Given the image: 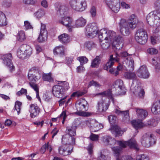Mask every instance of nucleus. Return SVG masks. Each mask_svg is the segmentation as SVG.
<instances>
[{
  "mask_svg": "<svg viewBox=\"0 0 160 160\" xmlns=\"http://www.w3.org/2000/svg\"><path fill=\"white\" fill-rule=\"evenodd\" d=\"M105 40H107L112 42V48L113 49L119 50L122 48V38L120 36L116 37V33L112 31L107 30V32Z\"/></svg>",
  "mask_w": 160,
  "mask_h": 160,
  "instance_id": "obj_1",
  "label": "nucleus"
},
{
  "mask_svg": "<svg viewBox=\"0 0 160 160\" xmlns=\"http://www.w3.org/2000/svg\"><path fill=\"white\" fill-rule=\"evenodd\" d=\"M128 58H127L125 67L127 70H128L129 72H125L124 74V77L126 79L136 80L137 77L136 73L134 72H131L134 70V61L131 58H129V60Z\"/></svg>",
  "mask_w": 160,
  "mask_h": 160,
  "instance_id": "obj_2",
  "label": "nucleus"
},
{
  "mask_svg": "<svg viewBox=\"0 0 160 160\" xmlns=\"http://www.w3.org/2000/svg\"><path fill=\"white\" fill-rule=\"evenodd\" d=\"M156 142V137L150 132L145 133L141 138V143L142 145L147 148L154 145Z\"/></svg>",
  "mask_w": 160,
  "mask_h": 160,
  "instance_id": "obj_3",
  "label": "nucleus"
},
{
  "mask_svg": "<svg viewBox=\"0 0 160 160\" xmlns=\"http://www.w3.org/2000/svg\"><path fill=\"white\" fill-rule=\"evenodd\" d=\"M32 49L30 47L26 44L22 45L17 52L18 57L22 59L27 56H30L32 54Z\"/></svg>",
  "mask_w": 160,
  "mask_h": 160,
  "instance_id": "obj_4",
  "label": "nucleus"
},
{
  "mask_svg": "<svg viewBox=\"0 0 160 160\" xmlns=\"http://www.w3.org/2000/svg\"><path fill=\"white\" fill-rule=\"evenodd\" d=\"M148 38V35L145 30L140 29L137 31L135 39L138 42L141 44H144L147 42Z\"/></svg>",
  "mask_w": 160,
  "mask_h": 160,
  "instance_id": "obj_5",
  "label": "nucleus"
},
{
  "mask_svg": "<svg viewBox=\"0 0 160 160\" xmlns=\"http://www.w3.org/2000/svg\"><path fill=\"white\" fill-rule=\"evenodd\" d=\"M70 5L73 10L77 11H82L86 8L85 0H71Z\"/></svg>",
  "mask_w": 160,
  "mask_h": 160,
  "instance_id": "obj_6",
  "label": "nucleus"
},
{
  "mask_svg": "<svg viewBox=\"0 0 160 160\" xmlns=\"http://www.w3.org/2000/svg\"><path fill=\"white\" fill-rule=\"evenodd\" d=\"M160 20V11L156 10L149 13L147 17V22L150 25L154 24L160 22L158 21Z\"/></svg>",
  "mask_w": 160,
  "mask_h": 160,
  "instance_id": "obj_7",
  "label": "nucleus"
},
{
  "mask_svg": "<svg viewBox=\"0 0 160 160\" xmlns=\"http://www.w3.org/2000/svg\"><path fill=\"white\" fill-rule=\"evenodd\" d=\"M120 30L121 33L124 35L127 36L130 33V29H133L130 26V24L124 19H121L119 23Z\"/></svg>",
  "mask_w": 160,
  "mask_h": 160,
  "instance_id": "obj_8",
  "label": "nucleus"
},
{
  "mask_svg": "<svg viewBox=\"0 0 160 160\" xmlns=\"http://www.w3.org/2000/svg\"><path fill=\"white\" fill-rule=\"evenodd\" d=\"M116 143H117L118 145L122 149V148H125L127 146H128L130 148H134L137 150L139 149L136 141L134 139H131L127 141H116Z\"/></svg>",
  "mask_w": 160,
  "mask_h": 160,
  "instance_id": "obj_9",
  "label": "nucleus"
},
{
  "mask_svg": "<svg viewBox=\"0 0 160 160\" xmlns=\"http://www.w3.org/2000/svg\"><path fill=\"white\" fill-rule=\"evenodd\" d=\"M86 125L90 128L93 132L98 131L103 128L102 124L99 123L95 119H89L85 121Z\"/></svg>",
  "mask_w": 160,
  "mask_h": 160,
  "instance_id": "obj_10",
  "label": "nucleus"
},
{
  "mask_svg": "<svg viewBox=\"0 0 160 160\" xmlns=\"http://www.w3.org/2000/svg\"><path fill=\"white\" fill-rule=\"evenodd\" d=\"M55 6L57 14L58 16L62 17L67 14L68 8L66 5L57 2L55 3Z\"/></svg>",
  "mask_w": 160,
  "mask_h": 160,
  "instance_id": "obj_11",
  "label": "nucleus"
},
{
  "mask_svg": "<svg viewBox=\"0 0 160 160\" xmlns=\"http://www.w3.org/2000/svg\"><path fill=\"white\" fill-rule=\"evenodd\" d=\"M109 8L115 13L118 12L120 9L119 0H105Z\"/></svg>",
  "mask_w": 160,
  "mask_h": 160,
  "instance_id": "obj_12",
  "label": "nucleus"
},
{
  "mask_svg": "<svg viewBox=\"0 0 160 160\" xmlns=\"http://www.w3.org/2000/svg\"><path fill=\"white\" fill-rule=\"evenodd\" d=\"M86 35L88 37H93L98 33V30L95 24L90 23L86 27Z\"/></svg>",
  "mask_w": 160,
  "mask_h": 160,
  "instance_id": "obj_13",
  "label": "nucleus"
},
{
  "mask_svg": "<svg viewBox=\"0 0 160 160\" xmlns=\"http://www.w3.org/2000/svg\"><path fill=\"white\" fill-rule=\"evenodd\" d=\"M48 38V31L46 29L45 24L41 23L40 32L38 38V41L40 42H45L47 40Z\"/></svg>",
  "mask_w": 160,
  "mask_h": 160,
  "instance_id": "obj_14",
  "label": "nucleus"
},
{
  "mask_svg": "<svg viewBox=\"0 0 160 160\" xmlns=\"http://www.w3.org/2000/svg\"><path fill=\"white\" fill-rule=\"evenodd\" d=\"M62 18L58 20V22L66 26L69 32H71L72 26V20L70 17H61Z\"/></svg>",
  "mask_w": 160,
  "mask_h": 160,
  "instance_id": "obj_15",
  "label": "nucleus"
},
{
  "mask_svg": "<svg viewBox=\"0 0 160 160\" xmlns=\"http://www.w3.org/2000/svg\"><path fill=\"white\" fill-rule=\"evenodd\" d=\"M73 149V146L71 145L69 148L67 146V145L63 144L59 148L58 151L60 154L63 156H67L71 153Z\"/></svg>",
  "mask_w": 160,
  "mask_h": 160,
  "instance_id": "obj_16",
  "label": "nucleus"
},
{
  "mask_svg": "<svg viewBox=\"0 0 160 160\" xmlns=\"http://www.w3.org/2000/svg\"><path fill=\"white\" fill-rule=\"evenodd\" d=\"M136 73L138 76L141 78H147L150 76L147 67L145 65L141 66L137 70Z\"/></svg>",
  "mask_w": 160,
  "mask_h": 160,
  "instance_id": "obj_17",
  "label": "nucleus"
},
{
  "mask_svg": "<svg viewBox=\"0 0 160 160\" xmlns=\"http://www.w3.org/2000/svg\"><path fill=\"white\" fill-rule=\"evenodd\" d=\"M132 91L136 96L141 98H143L145 95V92L144 89L138 85L134 86L132 85L131 87Z\"/></svg>",
  "mask_w": 160,
  "mask_h": 160,
  "instance_id": "obj_18",
  "label": "nucleus"
},
{
  "mask_svg": "<svg viewBox=\"0 0 160 160\" xmlns=\"http://www.w3.org/2000/svg\"><path fill=\"white\" fill-rule=\"evenodd\" d=\"M1 58L3 60V63L7 66L11 70L14 68L11 62L12 57L11 53H9L2 56Z\"/></svg>",
  "mask_w": 160,
  "mask_h": 160,
  "instance_id": "obj_19",
  "label": "nucleus"
},
{
  "mask_svg": "<svg viewBox=\"0 0 160 160\" xmlns=\"http://www.w3.org/2000/svg\"><path fill=\"white\" fill-rule=\"evenodd\" d=\"M52 92L54 96L60 98L63 94L64 91H63V89L61 85L58 84L55 85L52 87Z\"/></svg>",
  "mask_w": 160,
  "mask_h": 160,
  "instance_id": "obj_20",
  "label": "nucleus"
},
{
  "mask_svg": "<svg viewBox=\"0 0 160 160\" xmlns=\"http://www.w3.org/2000/svg\"><path fill=\"white\" fill-rule=\"evenodd\" d=\"M30 108V116L32 118H34L38 115L40 112V109L36 104H31Z\"/></svg>",
  "mask_w": 160,
  "mask_h": 160,
  "instance_id": "obj_21",
  "label": "nucleus"
},
{
  "mask_svg": "<svg viewBox=\"0 0 160 160\" xmlns=\"http://www.w3.org/2000/svg\"><path fill=\"white\" fill-rule=\"evenodd\" d=\"M102 141L106 145H114L116 144V140L110 136H105L102 138Z\"/></svg>",
  "mask_w": 160,
  "mask_h": 160,
  "instance_id": "obj_22",
  "label": "nucleus"
},
{
  "mask_svg": "<svg viewBox=\"0 0 160 160\" xmlns=\"http://www.w3.org/2000/svg\"><path fill=\"white\" fill-rule=\"evenodd\" d=\"M119 58L117 57L116 56L113 57V55H111L110 56L109 61L106 64V65L104 67V70H108L109 68H110L113 65L115 61L117 62H119Z\"/></svg>",
  "mask_w": 160,
  "mask_h": 160,
  "instance_id": "obj_23",
  "label": "nucleus"
},
{
  "mask_svg": "<svg viewBox=\"0 0 160 160\" xmlns=\"http://www.w3.org/2000/svg\"><path fill=\"white\" fill-rule=\"evenodd\" d=\"M123 84V81L120 79H118L115 82L113 85L114 88L118 91H120V92H118L117 94H124V92L122 91L124 89Z\"/></svg>",
  "mask_w": 160,
  "mask_h": 160,
  "instance_id": "obj_24",
  "label": "nucleus"
},
{
  "mask_svg": "<svg viewBox=\"0 0 160 160\" xmlns=\"http://www.w3.org/2000/svg\"><path fill=\"white\" fill-rule=\"evenodd\" d=\"M108 105L103 100L99 101L98 103L97 110L99 112H105L108 109Z\"/></svg>",
  "mask_w": 160,
  "mask_h": 160,
  "instance_id": "obj_25",
  "label": "nucleus"
},
{
  "mask_svg": "<svg viewBox=\"0 0 160 160\" xmlns=\"http://www.w3.org/2000/svg\"><path fill=\"white\" fill-rule=\"evenodd\" d=\"M152 112L155 115L160 114V100L154 102L151 108Z\"/></svg>",
  "mask_w": 160,
  "mask_h": 160,
  "instance_id": "obj_26",
  "label": "nucleus"
},
{
  "mask_svg": "<svg viewBox=\"0 0 160 160\" xmlns=\"http://www.w3.org/2000/svg\"><path fill=\"white\" fill-rule=\"evenodd\" d=\"M136 111L139 119L143 120L148 116V112L144 109H136Z\"/></svg>",
  "mask_w": 160,
  "mask_h": 160,
  "instance_id": "obj_27",
  "label": "nucleus"
},
{
  "mask_svg": "<svg viewBox=\"0 0 160 160\" xmlns=\"http://www.w3.org/2000/svg\"><path fill=\"white\" fill-rule=\"evenodd\" d=\"M40 78L41 76L39 73L36 74L35 72H34V73L28 72V78L30 81V82L35 83Z\"/></svg>",
  "mask_w": 160,
  "mask_h": 160,
  "instance_id": "obj_28",
  "label": "nucleus"
},
{
  "mask_svg": "<svg viewBox=\"0 0 160 160\" xmlns=\"http://www.w3.org/2000/svg\"><path fill=\"white\" fill-rule=\"evenodd\" d=\"M127 21L130 24V26L131 28H135L138 22V20L134 14H132L130 16L128 20Z\"/></svg>",
  "mask_w": 160,
  "mask_h": 160,
  "instance_id": "obj_29",
  "label": "nucleus"
},
{
  "mask_svg": "<svg viewBox=\"0 0 160 160\" xmlns=\"http://www.w3.org/2000/svg\"><path fill=\"white\" fill-rule=\"evenodd\" d=\"M77 126L75 124H72L71 126L67 127L66 132L70 136H74L76 135Z\"/></svg>",
  "mask_w": 160,
  "mask_h": 160,
  "instance_id": "obj_30",
  "label": "nucleus"
},
{
  "mask_svg": "<svg viewBox=\"0 0 160 160\" xmlns=\"http://www.w3.org/2000/svg\"><path fill=\"white\" fill-rule=\"evenodd\" d=\"M73 137L70 136L68 139V138H65L64 140H63L64 139L63 137L62 138V141L64 142L65 141L66 142V143L65 144L67 145V146L69 148L70 146L71 145L73 146V145L75 144V138Z\"/></svg>",
  "mask_w": 160,
  "mask_h": 160,
  "instance_id": "obj_31",
  "label": "nucleus"
},
{
  "mask_svg": "<svg viewBox=\"0 0 160 160\" xmlns=\"http://www.w3.org/2000/svg\"><path fill=\"white\" fill-rule=\"evenodd\" d=\"M141 120L139 119L138 120H133L131 123L133 127L136 129L141 128L145 126V125L142 122Z\"/></svg>",
  "mask_w": 160,
  "mask_h": 160,
  "instance_id": "obj_32",
  "label": "nucleus"
},
{
  "mask_svg": "<svg viewBox=\"0 0 160 160\" xmlns=\"http://www.w3.org/2000/svg\"><path fill=\"white\" fill-rule=\"evenodd\" d=\"M59 40L63 44H66L69 42V37L67 34L64 33L58 37Z\"/></svg>",
  "mask_w": 160,
  "mask_h": 160,
  "instance_id": "obj_33",
  "label": "nucleus"
},
{
  "mask_svg": "<svg viewBox=\"0 0 160 160\" xmlns=\"http://www.w3.org/2000/svg\"><path fill=\"white\" fill-rule=\"evenodd\" d=\"M86 23V19L81 17L76 20L75 25L77 28L81 27L84 26Z\"/></svg>",
  "mask_w": 160,
  "mask_h": 160,
  "instance_id": "obj_34",
  "label": "nucleus"
},
{
  "mask_svg": "<svg viewBox=\"0 0 160 160\" xmlns=\"http://www.w3.org/2000/svg\"><path fill=\"white\" fill-rule=\"evenodd\" d=\"M107 30L105 29H103L100 30L98 32V38L100 41L105 40L107 37Z\"/></svg>",
  "mask_w": 160,
  "mask_h": 160,
  "instance_id": "obj_35",
  "label": "nucleus"
},
{
  "mask_svg": "<svg viewBox=\"0 0 160 160\" xmlns=\"http://www.w3.org/2000/svg\"><path fill=\"white\" fill-rule=\"evenodd\" d=\"M87 104V102L85 99H80L77 102V104L79 105L80 109L81 110H87V109H86V108Z\"/></svg>",
  "mask_w": 160,
  "mask_h": 160,
  "instance_id": "obj_36",
  "label": "nucleus"
},
{
  "mask_svg": "<svg viewBox=\"0 0 160 160\" xmlns=\"http://www.w3.org/2000/svg\"><path fill=\"white\" fill-rule=\"evenodd\" d=\"M55 54H59L61 56L65 55L64 49L62 46L56 47L53 50Z\"/></svg>",
  "mask_w": 160,
  "mask_h": 160,
  "instance_id": "obj_37",
  "label": "nucleus"
},
{
  "mask_svg": "<svg viewBox=\"0 0 160 160\" xmlns=\"http://www.w3.org/2000/svg\"><path fill=\"white\" fill-rule=\"evenodd\" d=\"M112 92L111 90L109 89L102 92L100 93L97 95H102L103 96L108 97L109 98L112 99V101H113V99L112 97Z\"/></svg>",
  "mask_w": 160,
  "mask_h": 160,
  "instance_id": "obj_38",
  "label": "nucleus"
},
{
  "mask_svg": "<svg viewBox=\"0 0 160 160\" xmlns=\"http://www.w3.org/2000/svg\"><path fill=\"white\" fill-rule=\"evenodd\" d=\"M155 28L154 31L156 37H160V22L154 24L153 25H151Z\"/></svg>",
  "mask_w": 160,
  "mask_h": 160,
  "instance_id": "obj_39",
  "label": "nucleus"
},
{
  "mask_svg": "<svg viewBox=\"0 0 160 160\" xmlns=\"http://www.w3.org/2000/svg\"><path fill=\"white\" fill-rule=\"evenodd\" d=\"M112 149L114 156L119 158V156L122 152V149L118 147H113L112 148Z\"/></svg>",
  "mask_w": 160,
  "mask_h": 160,
  "instance_id": "obj_40",
  "label": "nucleus"
},
{
  "mask_svg": "<svg viewBox=\"0 0 160 160\" xmlns=\"http://www.w3.org/2000/svg\"><path fill=\"white\" fill-rule=\"evenodd\" d=\"M7 25L6 18L4 13L0 11V26Z\"/></svg>",
  "mask_w": 160,
  "mask_h": 160,
  "instance_id": "obj_41",
  "label": "nucleus"
},
{
  "mask_svg": "<svg viewBox=\"0 0 160 160\" xmlns=\"http://www.w3.org/2000/svg\"><path fill=\"white\" fill-rule=\"evenodd\" d=\"M17 38L20 41H22L26 39L25 34L23 31H20L18 32L17 34Z\"/></svg>",
  "mask_w": 160,
  "mask_h": 160,
  "instance_id": "obj_42",
  "label": "nucleus"
},
{
  "mask_svg": "<svg viewBox=\"0 0 160 160\" xmlns=\"http://www.w3.org/2000/svg\"><path fill=\"white\" fill-rule=\"evenodd\" d=\"M22 105L21 102L18 101H17L15 103L14 108L13 109V111L17 112L18 114H19L20 112V108Z\"/></svg>",
  "mask_w": 160,
  "mask_h": 160,
  "instance_id": "obj_43",
  "label": "nucleus"
},
{
  "mask_svg": "<svg viewBox=\"0 0 160 160\" xmlns=\"http://www.w3.org/2000/svg\"><path fill=\"white\" fill-rule=\"evenodd\" d=\"M51 75V73H49L48 74L44 73L42 75V79L44 81H48L49 82H52L53 81V80Z\"/></svg>",
  "mask_w": 160,
  "mask_h": 160,
  "instance_id": "obj_44",
  "label": "nucleus"
},
{
  "mask_svg": "<svg viewBox=\"0 0 160 160\" xmlns=\"http://www.w3.org/2000/svg\"><path fill=\"white\" fill-rule=\"evenodd\" d=\"M102 42L101 45L103 49H107L110 46L111 43L112 42H110L109 41H108L107 40L100 41Z\"/></svg>",
  "mask_w": 160,
  "mask_h": 160,
  "instance_id": "obj_45",
  "label": "nucleus"
},
{
  "mask_svg": "<svg viewBox=\"0 0 160 160\" xmlns=\"http://www.w3.org/2000/svg\"><path fill=\"white\" fill-rule=\"evenodd\" d=\"M74 113L79 116L88 117L90 116L91 114L88 112H85L81 110L75 112Z\"/></svg>",
  "mask_w": 160,
  "mask_h": 160,
  "instance_id": "obj_46",
  "label": "nucleus"
},
{
  "mask_svg": "<svg viewBox=\"0 0 160 160\" xmlns=\"http://www.w3.org/2000/svg\"><path fill=\"white\" fill-rule=\"evenodd\" d=\"M100 58L99 56H96L92 62L91 66L92 68L97 67L100 62Z\"/></svg>",
  "mask_w": 160,
  "mask_h": 160,
  "instance_id": "obj_47",
  "label": "nucleus"
},
{
  "mask_svg": "<svg viewBox=\"0 0 160 160\" xmlns=\"http://www.w3.org/2000/svg\"><path fill=\"white\" fill-rule=\"evenodd\" d=\"M59 83H58L59 85H60L63 89V91L67 90L69 88V84L66 82H61L59 81Z\"/></svg>",
  "mask_w": 160,
  "mask_h": 160,
  "instance_id": "obj_48",
  "label": "nucleus"
},
{
  "mask_svg": "<svg viewBox=\"0 0 160 160\" xmlns=\"http://www.w3.org/2000/svg\"><path fill=\"white\" fill-rule=\"evenodd\" d=\"M77 60L80 62V65H82L87 62L88 61V58L85 57L81 56L77 58Z\"/></svg>",
  "mask_w": 160,
  "mask_h": 160,
  "instance_id": "obj_49",
  "label": "nucleus"
},
{
  "mask_svg": "<svg viewBox=\"0 0 160 160\" xmlns=\"http://www.w3.org/2000/svg\"><path fill=\"white\" fill-rule=\"evenodd\" d=\"M112 129L115 131L116 137L121 136L122 134V132L119 130L118 127L117 126H114L112 128Z\"/></svg>",
  "mask_w": 160,
  "mask_h": 160,
  "instance_id": "obj_50",
  "label": "nucleus"
},
{
  "mask_svg": "<svg viewBox=\"0 0 160 160\" xmlns=\"http://www.w3.org/2000/svg\"><path fill=\"white\" fill-rule=\"evenodd\" d=\"M45 11L43 9H39L34 13L35 16L38 18H40L44 15Z\"/></svg>",
  "mask_w": 160,
  "mask_h": 160,
  "instance_id": "obj_51",
  "label": "nucleus"
},
{
  "mask_svg": "<svg viewBox=\"0 0 160 160\" xmlns=\"http://www.w3.org/2000/svg\"><path fill=\"white\" fill-rule=\"evenodd\" d=\"M121 116L123 117V120L125 121L126 119H129V110L122 111Z\"/></svg>",
  "mask_w": 160,
  "mask_h": 160,
  "instance_id": "obj_52",
  "label": "nucleus"
},
{
  "mask_svg": "<svg viewBox=\"0 0 160 160\" xmlns=\"http://www.w3.org/2000/svg\"><path fill=\"white\" fill-rule=\"evenodd\" d=\"M158 123V121L154 119H151L148 121L147 125L153 127L156 126Z\"/></svg>",
  "mask_w": 160,
  "mask_h": 160,
  "instance_id": "obj_53",
  "label": "nucleus"
},
{
  "mask_svg": "<svg viewBox=\"0 0 160 160\" xmlns=\"http://www.w3.org/2000/svg\"><path fill=\"white\" fill-rule=\"evenodd\" d=\"M84 46L85 47L90 50L94 47V44L92 42H88L85 43Z\"/></svg>",
  "mask_w": 160,
  "mask_h": 160,
  "instance_id": "obj_54",
  "label": "nucleus"
},
{
  "mask_svg": "<svg viewBox=\"0 0 160 160\" xmlns=\"http://www.w3.org/2000/svg\"><path fill=\"white\" fill-rule=\"evenodd\" d=\"M148 52L151 54H156L158 53V51L154 48H150L147 50Z\"/></svg>",
  "mask_w": 160,
  "mask_h": 160,
  "instance_id": "obj_55",
  "label": "nucleus"
},
{
  "mask_svg": "<svg viewBox=\"0 0 160 160\" xmlns=\"http://www.w3.org/2000/svg\"><path fill=\"white\" fill-rule=\"evenodd\" d=\"M29 84L30 87L32 88L36 92L39 91V87L37 84H35V83L29 82Z\"/></svg>",
  "mask_w": 160,
  "mask_h": 160,
  "instance_id": "obj_56",
  "label": "nucleus"
},
{
  "mask_svg": "<svg viewBox=\"0 0 160 160\" xmlns=\"http://www.w3.org/2000/svg\"><path fill=\"white\" fill-rule=\"evenodd\" d=\"M92 86H94L95 87L98 88H99L101 86L100 85L99 83L93 80H92L89 82L88 87H89Z\"/></svg>",
  "mask_w": 160,
  "mask_h": 160,
  "instance_id": "obj_57",
  "label": "nucleus"
},
{
  "mask_svg": "<svg viewBox=\"0 0 160 160\" xmlns=\"http://www.w3.org/2000/svg\"><path fill=\"white\" fill-rule=\"evenodd\" d=\"M136 159V160H149V158L144 155H138Z\"/></svg>",
  "mask_w": 160,
  "mask_h": 160,
  "instance_id": "obj_58",
  "label": "nucleus"
},
{
  "mask_svg": "<svg viewBox=\"0 0 160 160\" xmlns=\"http://www.w3.org/2000/svg\"><path fill=\"white\" fill-rule=\"evenodd\" d=\"M84 93L83 92H80L79 91L74 92H73L72 94L71 95V96L72 97H80L82 96L84 94Z\"/></svg>",
  "mask_w": 160,
  "mask_h": 160,
  "instance_id": "obj_59",
  "label": "nucleus"
},
{
  "mask_svg": "<svg viewBox=\"0 0 160 160\" xmlns=\"http://www.w3.org/2000/svg\"><path fill=\"white\" fill-rule=\"evenodd\" d=\"M123 68V66L122 64L119 63L118 64V65L117 67V70L115 72V76H116L118 75L119 73V72L122 71Z\"/></svg>",
  "mask_w": 160,
  "mask_h": 160,
  "instance_id": "obj_60",
  "label": "nucleus"
},
{
  "mask_svg": "<svg viewBox=\"0 0 160 160\" xmlns=\"http://www.w3.org/2000/svg\"><path fill=\"white\" fill-rule=\"evenodd\" d=\"M115 56H116L117 57H118V56L125 57L127 56H130V55L129 54L126 52H121L120 54L116 53Z\"/></svg>",
  "mask_w": 160,
  "mask_h": 160,
  "instance_id": "obj_61",
  "label": "nucleus"
},
{
  "mask_svg": "<svg viewBox=\"0 0 160 160\" xmlns=\"http://www.w3.org/2000/svg\"><path fill=\"white\" fill-rule=\"evenodd\" d=\"M24 26L26 30L31 29L32 28V27L30 23L28 21H25L24 22Z\"/></svg>",
  "mask_w": 160,
  "mask_h": 160,
  "instance_id": "obj_62",
  "label": "nucleus"
},
{
  "mask_svg": "<svg viewBox=\"0 0 160 160\" xmlns=\"http://www.w3.org/2000/svg\"><path fill=\"white\" fill-rule=\"evenodd\" d=\"M116 118L113 115H110L108 117V119L111 124L115 123L116 121Z\"/></svg>",
  "mask_w": 160,
  "mask_h": 160,
  "instance_id": "obj_63",
  "label": "nucleus"
},
{
  "mask_svg": "<svg viewBox=\"0 0 160 160\" xmlns=\"http://www.w3.org/2000/svg\"><path fill=\"white\" fill-rule=\"evenodd\" d=\"M154 7L156 10L160 11V0H157L155 2Z\"/></svg>",
  "mask_w": 160,
  "mask_h": 160,
  "instance_id": "obj_64",
  "label": "nucleus"
}]
</instances>
